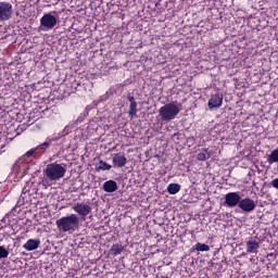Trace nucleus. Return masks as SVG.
<instances>
[{"label":"nucleus","mask_w":278,"mask_h":278,"mask_svg":"<svg viewBox=\"0 0 278 278\" xmlns=\"http://www.w3.org/2000/svg\"><path fill=\"white\" fill-rule=\"evenodd\" d=\"M128 101H129V110H128V115L131 118H136V116H138V102H136V98H134V96L129 94L127 97Z\"/></svg>","instance_id":"obj_10"},{"label":"nucleus","mask_w":278,"mask_h":278,"mask_svg":"<svg viewBox=\"0 0 278 278\" xmlns=\"http://www.w3.org/2000/svg\"><path fill=\"white\" fill-rule=\"evenodd\" d=\"M181 112V103L175 104L173 102L164 104L159 110V116L165 123H170V121H175L177 115Z\"/></svg>","instance_id":"obj_3"},{"label":"nucleus","mask_w":278,"mask_h":278,"mask_svg":"<svg viewBox=\"0 0 278 278\" xmlns=\"http://www.w3.org/2000/svg\"><path fill=\"white\" fill-rule=\"evenodd\" d=\"M10 255V252L4 249L2 245H0V260H5Z\"/></svg>","instance_id":"obj_23"},{"label":"nucleus","mask_w":278,"mask_h":278,"mask_svg":"<svg viewBox=\"0 0 278 278\" xmlns=\"http://www.w3.org/2000/svg\"><path fill=\"white\" fill-rule=\"evenodd\" d=\"M124 247L123 244H113L111 248V253L112 255L116 256V255H121L124 251Z\"/></svg>","instance_id":"obj_18"},{"label":"nucleus","mask_w":278,"mask_h":278,"mask_svg":"<svg viewBox=\"0 0 278 278\" xmlns=\"http://www.w3.org/2000/svg\"><path fill=\"white\" fill-rule=\"evenodd\" d=\"M55 225L59 231H62L63 233H73L79 229V217L75 214H71L70 216L59 218L55 222Z\"/></svg>","instance_id":"obj_2"},{"label":"nucleus","mask_w":278,"mask_h":278,"mask_svg":"<svg viewBox=\"0 0 278 278\" xmlns=\"http://www.w3.org/2000/svg\"><path fill=\"white\" fill-rule=\"evenodd\" d=\"M260 249V242L248 241L247 242V253H255Z\"/></svg>","instance_id":"obj_14"},{"label":"nucleus","mask_w":278,"mask_h":278,"mask_svg":"<svg viewBox=\"0 0 278 278\" xmlns=\"http://www.w3.org/2000/svg\"><path fill=\"white\" fill-rule=\"evenodd\" d=\"M194 250H195V251H202V252L210 251V245H207V244H205V243H200V242H198V243L194 245Z\"/></svg>","instance_id":"obj_21"},{"label":"nucleus","mask_w":278,"mask_h":278,"mask_svg":"<svg viewBox=\"0 0 278 278\" xmlns=\"http://www.w3.org/2000/svg\"><path fill=\"white\" fill-rule=\"evenodd\" d=\"M267 162H268V164L278 163V148L270 152V154L267 157Z\"/></svg>","instance_id":"obj_17"},{"label":"nucleus","mask_w":278,"mask_h":278,"mask_svg":"<svg viewBox=\"0 0 278 278\" xmlns=\"http://www.w3.org/2000/svg\"><path fill=\"white\" fill-rule=\"evenodd\" d=\"M102 190L109 193L116 192L118 190V184L115 180H108L103 184Z\"/></svg>","instance_id":"obj_12"},{"label":"nucleus","mask_w":278,"mask_h":278,"mask_svg":"<svg viewBox=\"0 0 278 278\" xmlns=\"http://www.w3.org/2000/svg\"><path fill=\"white\" fill-rule=\"evenodd\" d=\"M181 190V185L179 184H169L167 186L168 194H177Z\"/></svg>","instance_id":"obj_16"},{"label":"nucleus","mask_w":278,"mask_h":278,"mask_svg":"<svg viewBox=\"0 0 278 278\" xmlns=\"http://www.w3.org/2000/svg\"><path fill=\"white\" fill-rule=\"evenodd\" d=\"M34 153H38V149L37 148H33L29 151H27L25 153V157H31V155H34Z\"/></svg>","instance_id":"obj_24"},{"label":"nucleus","mask_w":278,"mask_h":278,"mask_svg":"<svg viewBox=\"0 0 278 278\" xmlns=\"http://www.w3.org/2000/svg\"><path fill=\"white\" fill-rule=\"evenodd\" d=\"M114 168H123V166L127 165V157L121 153H116L112 159Z\"/></svg>","instance_id":"obj_11"},{"label":"nucleus","mask_w":278,"mask_h":278,"mask_svg":"<svg viewBox=\"0 0 278 278\" xmlns=\"http://www.w3.org/2000/svg\"><path fill=\"white\" fill-rule=\"evenodd\" d=\"M97 170H112V165L105 163V161H100Z\"/></svg>","instance_id":"obj_20"},{"label":"nucleus","mask_w":278,"mask_h":278,"mask_svg":"<svg viewBox=\"0 0 278 278\" xmlns=\"http://www.w3.org/2000/svg\"><path fill=\"white\" fill-rule=\"evenodd\" d=\"M40 247V240L39 239H29L24 245L23 249L26 251H36Z\"/></svg>","instance_id":"obj_13"},{"label":"nucleus","mask_w":278,"mask_h":278,"mask_svg":"<svg viewBox=\"0 0 278 278\" xmlns=\"http://www.w3.org/2000/svg\"><path fill=\"white\" fill-rule=\"evenodd\" d=\"M74 212H76V214H78L79 216L86 217L88 216V214H90V212H92V208L90 207V205L81 202V203H77L73 206Z\"/></svg>","instance_id":"obj_9"},{"label":"nucleus","mask_w":278,"mask_h":278,"mask_svg":"<svg viewBox=\"0 0 278 278\" xmlns=\"http://www.w3.org/2000/svg\"><path fill=\"white\" fill-rule=\"evenodd\" d=\"M51 147V143L46 139V141L39 146L36 147L37 152L38 151H47Z\"/></svg>","instance_id":"obj_22"},{"label":"nucleus","mask_w":278,"mask_h":278,"mask_svg":"<svg viewBox=\"0 0 278 278\" xmlns=\"http://www.w3.org/2000/svg\"><path fill=\"white\" fill-rule=\"evenodd\" d=\"M239 210H242L245 214H251V212H255V201L251 198L241 199L239 202Z\"/></svg>","instance_id":"obj_7"},{"label":"nucleus","mask_w":278,"mask_h":278,"mask_svg":"<svg viewBox=\"0 0 278 278\" xmlns=\"http://www.w3.org/2000/svg\"><path fill=\"white\" fill-rule=\"evenodd\" d=\"M241 199L242 197H240V192H228L224 197L223 205L224 207L229 208L239 207Z\"/></svg>","instance_id":"obj_4"},{"label":"nucleus","mask_w":278,"mask_h":278,"mask_svg":"<svg viewBox=\"0 0 278 278\" xmlns=\"http://www.w3.org/2000/svg\"><path fill=\"white\" fill-rule=\"evenodd\" d=\"M22 192H23V194H25V193L27 192V188H24V189L22 190Z\"/></svg>","instance_id":"obj_25"},{"label":"nucleus","mask_w":278,"mask_h":278,"mask_svg":"<svg viewBox=\"0 0 278 278\" xmlns=\"http://www.w3.org/2000/svg\"><path fill=\"white\" fill-rule=\"evenodd\" d=\"M66 129H68V126H66L65 128H64V130L61 132V134H59V136H55V137H48L47 138V141L48 142H50V144H53V142H58V140H60V138H62V137H64V136H67V130Z\"/></svg>","instance_id":"obj_15"},{"label":"nucleus","mask_w":278,"mask_h":278,"mask_svg":"<svg viewBox=\"0 0 278 278\" xmlns=\"http://www.w3.org/2000/svg\"><path fill=\"white\" fill-rule=\"evenodd\" d=\"M58 25V17L51 13H46L40 18V26L43 27V29H53Z\"/></svg>","instance_id":"obj_6"},{"label":"nucleus","mask_w":278,"mask_h":278,"mask_svg":"<svg viewBox=\"0 0 278 278\" xmlns=\"http://www.w3.org/2000/svg\"><path fill=\"white\" fill-rule=\"evenodd\" d=\"M43 175L46 178L41 181L42 186H50L49 181H60L66 175V164L50 163L43 169Z\"/></svg>","instance_id":"obj_1"},{"label":"nucleus","mask_w":278,"mask_h":278,"mask_svg":"<svg viewBox=\"0 0 278 278\" xmlns=\"http://www.w3.org/2000/svg\"><path fill=\"white\" fill-rule=\"evenodd\" d=\"M207 105L208 110H218L223 105V93L217 92L212 94Z\"/></svg>","instance_id":"obj_8"},{"label":"nucleus","mask_w":278,"mask_h":278,"mask_svg":"<svg viewBox=\"0 0 278 278\" xmlns=\"http://www.w3.org/2000/svg\"><path fill=\"white\" fill-rule=\"evenodd\" d=\"M14 15V9L10 2H0V22L10 21Z\"/></svg>","instance_id":"obj_5"},{"label":"nucleus","mask_w":278,"mask_h":278,"mask_svg":"<svg viewBox=\"0 0 278 278\" xmlns=\"http://www.w3.org/2000/svg\"><path fill=\"white\" fill-rule=\"evenodd\" d=\"M197 160L199 162H205V160H210V153H207V149H204L203 152H199Z\"/></svg>","instance_id":"obj_19"}]
</instances>
